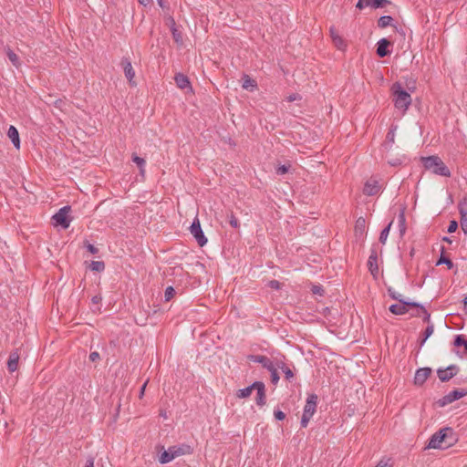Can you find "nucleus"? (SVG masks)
Wrapping results in <instances>:
<instances>
[{"label": "nucleus", "mask_w": 467, "mask_h": 467, "mask_svg": "<svg viewBox=\"0 0 467 467\" xmlns=\"http://www.w3.org/2000/svg\"><path fill=\"white\" fill-rule=\"evenodd\" d=\"M394 105L398 109L405 112L411 104L410 94L404 89L400 82H395L391 87Z\"/></svg>", "instance_id": "f03ea898"}, {"label": "nucleus", "mask_w": 467, "mask_h": 467, "mask_svg": "<svg viewBox=\"0 0 467 467\" xmlns=\"http://www.w3.org/2000/svg\"><path fill=\"white\" fill-rule=\"evenodd\" d=\"M368 267L370 274L373 276H376L379 274V266H378V254L375 249L371 250V254L368 260Z\"/></svg>", "instance_id": "2eb2a0df"}, {"label": "nucleus", "mask_w": 467, "mask_h": 467, "mask_svg": "<svg viewBox=\"0 0 467 467\" xmlns=\"http://www.w3.org/2000/svg\"><path fill=\"white\" fill-rule=\"evenodd\" d=\"M365 223H366V222H365L364 218H362V217L358 218L356 222V227H355L356 231H358V230L362 231L365 228Z\"/></svg>", "instance_id": "49530a36"}, {"label": "nucleus", "mask_w": 467, "mask_h": 467, "mask_svg": "<svg viewBox=\"0 0 467 467\" xmlns=\"http://www.w3.org/2000/svg\"><path fill=\"white\" fill-rule=\"evenodd\" d=\"M254 387L256 390L255 402L258 406L263 407L266 403L265 386L262 381H254Z\"/></svg>", "instance_id": "9b49d317"}, {"label": "nucleus", "mask_w": 467, "mask_h": 467, "mask_svg": "<svg viewBox=\"0 0 467 467\" xmlns=\"http://www.w3.org/2000/svg\"><path fill=\"white\" fill-rule=\"evenodd\" d=\"M94 462H95V458L93 456L89 455L87 458L85 467H94Z\"/></svg>", "instance_id": "13d9d810"}, {"label": "nucleus", "mask_w": 467, "mask_h": 467, "mask_svg": "<svg viewBox=\"0 0 467 467\" xmlns=\"http://www.w3.org/2000/svg\"><path fill=\"white\" fill-rule=\"evenodd\" d=\"M447 370H449V372L451 373V378H453L458 374L460 368L457 365L452 364L447 367Z\"/></svg>", "instance_id": "a18cd8bd"}, {"label": "nucleus", "mask_w": 467, "mask_h": 467, "mask_svg": "<svg viewBox=\"0 0 467 467\" xmlns=\"http://www.w3.org/2000/svg\"><path fill=\"white\" fill-rule=\"evenodd\" d=\"M274 416L277 420H283L285 419V414L278 409L274 410Z\"/></svg>", "instance_id": "09e8293b"}, {"label": "nucleus", "mask_w": 467, "mask_h": 467, "mask_svg": "<svg viewBox=\"0 0 467 467\" xmlns=\"http://www.w3.org/2000/svg\"><path fill=\"white\" fill-rule=\"evenodd\" d=\"M282 371L284 372L285 378L286 380L291 381L293 379L295 374L288 366L286 367V368H284Z\"/></svg>", "instance_id": "79ce46f5"}, {"label": "nucleus", "mask_w": 467, "mask_h": 467, "mask_svg": "<svg viewBox=\"0 0 467 467\" xmlns=\"http://www.w3.org/2000/svg\"><path fill=\"white\" fill-rule=\"evenodd\" d=\"M5 53H6V56L8 57V59L10 60V62L16 67H19L20 66V60H19V57L9 47H7L5 48Z\"/></svg>", "instance_id": "5701e85b"}, {"label": "nucleus", "mask_w": 467, "mask_h": 467, "mask_svg": "<svg viewBox=\"0 0 467 467\" xmlns=\"http://www.w3.org/2000/svg\"><path fill=\"white\" fill-rule=\"evenodd\" d=\"M138 2L143 6H147L152 3V0H138Z\"/></svg>", "instance_id": "680f3d73"}, {"label": "nucleus", "mask_w": 467, "mask_h": 467, "mask_svg": "<svg viewBox=\"0 0 467 467\" xmlns=\"http://www.w3.org/2000/svg\"><path fill=\"white\" fill-rule=\"evenodd\" d=\"M312 417L307 415H302L300 425L302 428H306Z\"/></svg>", "instance_id": "864d4df0"}, {"label": "nucleus", "mask_w": 467, "mask_h": 467, "mask_svg": "<svg viewBox=\"0 0 467 467\" xmlns=\"http://www.w3.org/2000/svg\"><path fill=\"white\" fill-rule=\"evenodd\" d=\"M132 161L135 162L140 170V173L144 176L145 173V164L146 161L143 158L136 155L135 153L132 154Z\"/></svg>", "instance_id": "b1692460"}, {"label": "nucleus", "mask_w": 467, "mask_h": 467, "mask_svg": "<svg viewBox=\"0 0 467 467\" xmlns=\"http://www.w3.org/2000/svg\"><path fill=\"white\" fill-rule=\"evenodd\" d=\"M175 293H176L175 289L172 286H168L165 289V293H164L165 301L166 302L170 301L174 296Z\"/></svg>", "instance_id": "4c0bfd02"}, {"label": "nucleus", "mask_w": 467, "mask_h": 467, "mask_svg": "<svg viewBox=\"0 0 467 467\" xmlns=\"http://www.w3.org/2000/svg\"><path fill=\"white\" fill-rule=\"evenodd\" d=\"M416 308H419L421 313H423V322L431 324V314L426 310V308L420 304V306H415Z\"/></svg>", "instance_id": "e433bc0d"}, {"label": "nucleus", "mask_w": 467, "mask_h": 467, "mask_svg": "<svg viewBox=\"0 0 467 467\" xmlns=\"http://www.w3.org/2000/svg\"><path fill=\"white\" fill-rule=\"evenodd\" d=\"M391 225L392 222H390L380 233L379 240L383 244L386 243Z\"/></svg>", "instance_id": "c9c22d12"}, {"label": "nucleus", "mask_w": 467, "mask_h": 467, "mask_svg": "<svg viewBox=\"0 0 467 467\" xmlns=\"http://www.w3.org/2000/svg\"><path fill=\"white\" fill-rule=\"evenodd\" d=\"M175 83L177 87L181 89H185L187 88L192 89V86L189 80V78L182 74V73H177L174 77Z\"/></svg>", "instance_id": "aec40b11"}, {"label": "nucleus", "mask_w": 467, "mask_h": 467, "mask_svg": "<svg viewBox=\"0 0 467 467\" xmlns=\"http://www.w3.org/2000/svg\"><path fill=\"white\" fill-rule=\"evenodd\" d=\"M120 65L123 68L125 77L129 80L130 84L135 85V82L133 81V78L135 77V71L133 70L130 60L127 57H123L121 59Z\"/></svg>", "instance_id": "4468645a"}, {"label": "nucleus", "mask_w": 467, "mask_h": 467, "mask_svg": "<svg viewBox=\"0 0 467 467\" xmlns=\"http://www.w3.org/2000/svg\"><path fill=\"white\" fill-rule=\"evenodd\" d=\"M458 209L461 215L460 223L462 230L467 234V199L464 198L458 203Z\"/></svg>", "instance_id": "ddd939ff"}, {"label": "nucleus", "mask_w": 467, "mask_h": 467, "mask_svg": "<svg viewBox=\"0 0 467 467\" xmlns=\"http://www.w3.org/2000/svg\"><path fill=\"white\" fill-rule=\"evenodd\" d=\"M391 42L387 38H381L377 43L376 54L379 57H385L390 55L391 51L389 47L391 46Z\"/></svg>", "instance_id": "f8f14e48"}, {"label": "nucleus", "mask_w": 467, "mask_h": 467, "mask_svg": "<svg viewBox=\"0 0 467 467\" xmlns=\"http://www.w3.org/2000/svg\"><path fill=\"white\" fill-rule=\"evenodd\" d=\"M7 136L11 140L14 146L19 150L20 149V138L17 129L15 126H10L7 131Z\"/></svg>", "instance_id": "412c9836"}, {"label": "nucleus", "mask_w": 467, "mask_h": 467, "mask_svg": "<svg viewBox=\"0 0 467 467\" xmlns=\"http://www.w3.org/2000/svg\"><path fill=\"white\" fill-rule=\"evenodd\" d=\"M458 229V223L455 220L450 222L447 232L450 234L454 233Z\"/></svg>", "instance_id": "c03bdc74"}, {"label": "nucleus", "mask_w": 467, "mask_h": 467, "mask_svg": "<svg viewBox=\"0 0 467 467\" xmlns=\"http://www.w3.org/2000/svg\"><path fill=\"white\" fill-rule=\"evenodd\" d=\"M453 344L455 347H463L464 352L467 354V339L465 338L464 335H457L454 337Z\"/></svg>", "instance_id": "cd10ccee"}, {"label": "nucleus", "mask_w": 467, "mask_h": 467, "mask_svg": "<svg viewBox=\"0 0 467 467\" xmlns=\"http://www.w3.org/2000/svg\"><path fill=\"white\" fill-rule=\"evenodd\" d=\"M146 386H147V382H145L141 388H140V397H142L143 394H144V391H145V389H146Z\"/></svg>", "instance_id": "e2e57ef3"}, {"label": "nucleus", "mask_w": 467, "mask_h": 467, "mask_svg": "<svg viewBox=\"0 0 467 467\" xmlns=\"http://www.w3.org/2000/svg\"><path fill=\"white\" fill-rule=\"evenodd\" d=\"M330 36L334 45L339 50H344L347 47L345 40L337 34V31L334 27H330Z\"/></svg>", "instance_id": "6ab92c4d"}, {"label": "nucleus", "mask_w": 467, "mask_h": 467, "mask_svg": "<svg viewBox=\"0 0 467 467\" xmlns=\"http://www.w3.org/2000/svg\"><path fill=\"white\" fill-rule=\"evenodd\" d=\"M171 31H172V36H173V38H174L175 42L182 43V36L178 32V30L176 28H172Z\"/></svg>", "instance_id": "6e6d98bb"}, {"label": "nucleus", "mask_w": 467, "mask_h": 467, "mask_svg": "<svg viewBox=\"0 0 467 467\" xmlns=\"http://www.w3.org/2000/svg\"><path fill=\"white\" fill-rule=\"evenodd\" d=\"M442 241H443V242H446V243H451V239L450 237H448V236H444V237L442 238Z\"/></svg>", "instance_id": "774afa93"}, {"label": "nucleus", "mask_w": 467, "mask_h": 467, "mask_svg": "<svg viewBox=\"0 0 467 467\" xmlns=\"http://www.w3.org/2000/svg\"><path fill=\"white\" fill-rule=\"evenodd\" d=\"M19 358L20 355L17 349L10 353L7 360V369L9 372L13 373L18 368Z\"/></svg>", "instance_id": "f3484780"}, {"label": "nucleus", "mask_w": 467, "mask_h": 467, "mask_svg": "<svg viewBox=\"0 0 467 467\" xmlns=\"http://www.w3.org/2000/svg\"><path fill=\"white\" fill-rule=\"evenodd\" d=\"M289 168H290V164L279 165L275 170L276 174H278V175L285 174L289 171Z\"/></svg>", "instance_id": "a19ab883"}, {"label": "nucleus", "mask_w": 467, "mask_h": 467, "mask_svg": "<svg viewBox=\"0 0 467 467\" xmlns=\"http://www.w3.org/2000/svg\"><path fill=\"white\" fill-rule=\"evenodd\" d=\"M255 389V387H254V383L250 386L241 389L236 392V397L239 399H244L251 395L252 391Z\"/></svg>", "instance_id": "bb28decb"}, {"label": "nucleus", "mask_w": 467, "mask_h": 467, "mask_svg": "<svg viewBox=\"0 0 467 467\" xmlns=\"http://www.w3.org/2000/svg\"><path fill=\"white\" fill-rule=\"evenodd\" d=\"M102 300V297L100 296H94L92 298H91V302L93 304H99L100 301Z\"/></svg>", "instance_id": "052dcab7"}, {"label": "nucleus", "mask_w": 467, "mask_h": 467, "mask_svg": "<svg viewBox=\"0 0 467 467\" xmlns=\"http://www.w3.org/2000/svg\"><path fill=\"white\" fill-rule=\"evenodd\" d=\"M271 373V382L274 385H276L280 379V377L277 373L275 366L273 364L270 368V369H267Z\"/></svg>", "instance_id": "f704fd0d"}, {"label": "nucleus", "mask_w": 467, "mask_h": 467, "mask_svg": "<svg viewBox=\"0 0 467 467\" xmlns=\"http://www.w3.org/2000/svg\"><path fill=\"white\" fill-rule=\"evenodd\" d=\"M443 253H444V247H441V254H443ZM443 264L447 265L448 269H451L454 266L453 262L450 258L441 254V257L439 258V260L437 261V265H443Z\"/></svg>", "instance_id": "c85d7f7f"}, {"label": "nucleus", "mask_w": 467, "mask_h": 467, "mask_svg": "<svg viewBox=\"0 0 467 467\" xmlns=\"http://www.w3.org/2000/svg\"><path fill=\"white\" fill-rule=\"evenodd\" d=\"M438 378L441 382H448L451 378V373L447 370V368H440L437 369Z\"/></svg>", "instance_id": "a878e982"}, {"label": "nucleus", "mask_w": 467, "mask_h": 467, "mask_svg": "<svg viewBox=\"0 0 467 467\" xmlns=\"http://www.w3.org/2000/svg\"><path fill=\"white\" fill-rule=\"evenodd\" d=\"M247 358L250 361L260 363L263 368L266 369H270L271 366L274 364V362L269 358L263 355H249Z\"/></svg>", "instance_id": "dca6fc26"}, {"label": "nucleus", "mask_w": 467, "mask_h": 467, "mask_svg": "<svg viewBox=\"0 0 467 467\" xmlns=\"http://www.w3.org/2000/svg\"><path fill=\"white\" fill-rule=\"evenodd\" d=\"M381 186L379 183V181L375 178L368 179L364 185L363 192L368 196H374L379 192Z\"/></svg>", "instance_id": "6e6552de"}, {"label": "nucleus", "mask_w": 467, "mask_h": 467, "mask_svg": "<svg viewBox=\"0 0 467 467\" xmlns=\"http://www.w3.org/2000/svg\"><path fill=\"white\" fill-rule=\"evenodd\" d=\"M398 220H399V225H400V234H404L405 231H406V219H405V213H404V209H402L398 216Z\"/></svg>", "instance_id": "72a5a7b5"}, {"label": "nucleus", "mask_w": 467, "mask_h": 467, "mask_svg": "<svg viewBox=\"0 0 467 467\" xmlns=\"http://www.w3.org/2000/svg\"><path fill=\"white\" fill-rule=\"evenodd\" d=\"M317 395L312 393L307 396L306 402L304 407V415H307L310 417H313L314 413L317 410Z\"/></svg>", "instance_id": "9d476101"}, {"label": "nucleus", "mask_w": 467, "mask_h": 467, "mask_svg": "<svg viewBox=\"0 0 467 467\" xmlns=\"http://www.w3.org/2000/svg\"><path fill=\"white\" fill-rule=\"evenodd\" d=\"M158 2V5L162 8L164 9L166 7L165 4H164V0H157Z\"/></svg>", "instance_id": "69168bd1"}, {"label": "nucleus", "mask_w": 467, "mask_h": 467, "mask_svg": "<svg viewBox=\"0 0 467 467\" xmlns=\"http://www.w3.org/2000/svg\"><path fill=\"white\" fill-rule=\"evenodd\" d=\"M392 21H393L392 16H382L378 20V26L380 27V28H385V27L390 26Z\"/></svg>", "instance_id": "2f4dec72"}, {"label": "nucleus", "mask_w": 467, "mask_h": 467, "mask_svg": "<svg viewBox=\"0 0 467 467\" xmlns=\"http://www.w3.org/2000/svg\"><path fill=\"white\" fill-rule=\"evenodd\" d=\"M366 1L367 0H358L357 5H356V7L358 8V9H363L365 6H368L366 5Z\"/></svg>", "instance_id": "bf43d9fd"}, {"label": "nucleus", "mask_w": 467, "mask_h": 467, "mask_svg": "<svg viewBox=\"0 0 467 467\" xmlns=\"http://www.w3.org/2000/svg\"><path fill=\"white\" fill-rule=\"evenodd\" d=\"M89 268L94 272H103L105 269V263L103 261H92L89 265Z\"/></svg>", "instance_id": "473e14b6"}, {"label": "nucleus", "mask_w": 467, "mask_h": 467, "mask_svg": "<svg viewBox=\"0 0 467 467\" xmlns=\"http://www.w3.org/2000/svg\"><path fill=\"white\" fill-rule=\"evenodd\" d=\"M395 130L396 127H391L386 136V140L388 142L393 143L395 140Z\"/></svg>", "instance_id": "37998d69"}, {"label": "nucleus", "mask_w": 467, "mask_h": 467, "mask_svg": "<svg viewBox=\"0 0 467 467\" xmlns=\"http://www.w3.org/2000/svg\"><path fill=\"white\" fill-rule=\"evenodd\" d=\"M85 247L92 254H97L99 253V249L96 246H94L93 244H89V243H87L85 244Z\"/></svg>", "instance_id": "603ef678"}, {"label": "nucleus", "mask_w": 467, "mask_h": 467, "mask_svg": "<svg viewBox=\"0 0 467 467\" xmlns=\"http://www.w3.org/2000/svg\"><path fill=\"white\" fill-rule=\"evenodd\" d=\"M267 286L272 288V289L278 290L280 288V286H281V284L277 280H271V281L268 282Z\"/></svg>", "instance_id": "3c124183"}, {"label": "nucleus", "mask_w": 467, "mask_h": 467, "mask_svg": "<svg viewBox=\"0 0 467 467\" xmlns=\"http://www.w3.org/2000/svg\"><path fill=\"white\" fill-rule=\"evenodd\" d=\"M431 372L432 370L429 367L418 368L414 376V384L416 386H422L431 376Z\"/></svg>", "instance_id": "1a4fd4ad"}, {"label": "nucleus", "mask_w": 467, "mask_h": 467, "mask_svg": "<svg viewBox=\"0 0 467 467\" xmlns=\"http://www.w3.org/2000/svg\"><path fill=\"white\" fill-rule=\"evenodd\" d=\"M171 448L172 449L176 458L182 455H189L193 452V449L192 448V446L186 443L173 445L171 446Z\"/></svg>", "instance_id": "a211bd4d"}, {"label": "nucleus", "mask_w": 467, "mask_h": 467, "mask_svg": "<svg viewBox=\"0 0 467 467\" xmlns=\"http://www.w3.org/2000/svg\"><path fill=\"white\" fill-rule=\"evenodd\" d=\"M229 217V223L233 228L237 229L240 226L238 219L234 216L233 213H230Z\"/></svg>", "instance_id": "ea45409f"}, {"label": "nucleus", "mask_w": 467, "mask_h": 467, "mask_svg": "<svg viewBox=\"0 0 467 467\" xmlns=\"http://www.w3.org/2000/svg\"><path fill=\"white\" fill-rule=\"evenodd\" d=\"M88 359L91 361V362H97L99 360H100V355L99 352L97 351H93L89 354L88 356Z\"/></svg>", "instance_id": "8fccbe9b"}, {"label": "nucleus", "mask_w": 467, "mask_h": 467, "mask_svg": "<svg viewBox=\"0 0 467 467\" xmlns=\"http://www.w3.org/2000/svg\"><path fill=\"white\" fill-rule=\"evenodd\" d=\"M388 295L393 299L399 301L401 298V295L397 293L391 286L388 287Z\"/></svg>", "instance_id": "58836bf2"}, {"label": "nucleus", "mask_w": 467, "mask_h": 467, "mask_svg": "<svg viewBox=\"0 0 467 467\" xmlns=\"http://www.w3.org/2000/svg\"><path fill=\"white\" fill-rule=\"evenodd\" d=\"M458 441V435L451 427H444L436 431L430 439L427 449L445 450Z\"/></svg>", "instance_id": "f257e3e1"}, {"label": "nucleus", "mask_w": 467, "mask_h": 467, "mask_svg": "<svg viewBox=\"0 0 467 467\" xmlns=\"http://www.w3.org/2000/svg\"><path fill=\"white\" fill-rule=\"evenodd\" d=\"M71 207L69 205L63 206L52 216L53 224L55 226H61L63 229H67L71 223L69 213Z\"/></svg>", "instance_id": "20e7f679"}, {"label": "nucleus", "mask_w": 467, "mask_h": 467, "mask_svg": "<svg viewBox=\"0 0 467 467\" xmlns=\"http://www.w3.org/2000/svg\"><path fill=\"white\" fill-rule=\"evenodd\" d=\"M389 4H390V1H389V0H367L366 1L367 5H369L375 9L383 8Z\"/></svg>", "instance_id": "393cba45"}, {"label": "nucleus", "mask_w": 467, "mask_h": 467, "mask_svg": "<svg viewBox=\"0 0 467 467\" xmlns=\"http://www.w3.org/2000/svg\"><path fill=\"white\" fill-rule=\"evenodd\" d=\"M190 232L200 246L202 247L207 244V238L202 232L200 220L197 216L193 219V222L190 226Z\"/></svg>", "instance_id": "423d86ee"}, {"label": "nucleus", "mask_w": 467, "mask_h": 467, "mask_svg": "<svg viewBox=\"0 0 467 467\" xmlns=\"http://www.w3.org/2000/svg\"><path fill=\"white\" fill-rule=\"evenodd\" d=\"M402 162H403V160L401 158H395V159H391V160L388 161V163L393 167L400 166L402 164Z\"/></svg>", "instance_id": "de8ad7c7"}, {"label": "nucleus", "mask_w": 467, "mask_h": 467, "mask_svg": "<svg viewBox=\"0 0 467 467\" xmlns=\"http://www.w3.org/2000/svg\"><path fill=\"white\" fill-rule=\"evenodd\" d=\"M257 84L255 80L251 78L248 75H244L243 77V84L242 87L244 89H248L249 88H256Z\"/></svg>", "instance_id": "c756f323"}, {"label": "nucleus", "mask_w": 467, "mask_h": 467, "mask_svg": "<svg viewBox=\"0 0 467 467\" xmlns=\"http://www.w3.org/2000/svg\"><path fill=\"white\" fill-rule=\"evenodd\" d=\"M421 162L426 170H430L440 176L451 177L449 168L439 156L432 155L429 157H422Z\"/></svg>", "instance_id": "7ed1b4c3"}, {"label": "nucleus", "mask_w": 467, "mask_h": 467, "mask_svg": "<svg viewBox=\"0 0 467 467\" xmlns=\"http://www.w3.org/2000/svg\"><path fill=\"white\" fill-rule=\"evenodd\" d=\"M415 307V306H420V303L417 302H410V301H405L404 299H400L399 304H393L389 306V310L397 316L404 315L406 314L409 309L408 307Z\"/></svg>", "instance_id": "0eeeda50"}, {"label": "nucleus", "mask_w": 467, "mask_h": 467, "mask_svg": "<svg viewBox=\"0 0 467 467\" xmlns=\"http://www.w3.org/2000/svg\"><path fill=\"white\" fill-rule=\"evenodd\" d=\"M298 95L297 94H292L288 97L289 101H295L297 99Z\"/></svg>", "instance_id": "0e129e2a"}, {"label": "nucleus", "mask_w": 467, "mask_h": 467, "mask_svg": "<svg viewBox=\"0 0 467 467\" xmlns=\"http://www.w3.org/2000/svg\"><path fill=\"white\" fill-rule=\"evenodd\" d=\"M312 292L315 295L323 296L324 289H323V287L321 285H313Z\"/></svg>", "instance_id": "5fc2aeb1"}, {"label": "nucleus", "mask_w": 467, "mask_h": 467, "mask_svg": "<svg viewBox=\"0 0 467 467\" xmlns=\"http://www.w3.org/2000/svg\"><path fill=\"white\" fill-rule=\"evenodd\" d=\"M467 396V389H453L436 401V404L442 408L463 397Z\"/></svg>", "instance_id": "39448f33"}, {"label": "nucleus", "mask_w": 467, "mask_h": 467, "mask_svg": "<svg viewBox=\"0 0 467 467\" xmlns=\"http://www.w3.org/2000/svg\"><path fill=\"white\" fill-rule=\"evenodd\" d=\"M174 452L171 447L168 448V450L161 452V454L159 457V462L161 464L168 463L171 462L173 459H175Z\"/></svg>", "instance_id": "4be33fe9"}, {"label": "nucleus", "mask_w": 467, "mask_h": 467, "mask_svg": "<svg viewBox=\"0 0 467 467\" xmlns=\"http://www.w3.org/2000/svg\"><path fill=\"white\" fill-rule=\"evenodd\" d=\"M388 465V462H383V461H380L378 465L375 467H386Z\"/></svg>", "instance_id": "338daca9"}, {"label": "nucleus", "mask_w": 467, "mask_h": 467, "mask_svg": "<svg viewBox=\"0 0 467 467\" xmlns=\"http://www.w3.org/2000/svg\"><path fill=\"white\" fill-rule=\"evenodd\" d=\"M434 331V326L433 324H429L426 327V329L423 332V337L420 342V346L422 347L426 340L432 335Z\"/></svg>", "instance_id": "7c9ffc66"}, {"label": "nucleus", "mask_w": 467, "mask_h": 467, "mask_svg": "<svg viewBox=\"0 0 467 467\" xmlns=\"http://www.w3.org/2000/svg\"><path fill=\"white\" fill-rule=\"evenodd\" d=\"M274 365L275 366L276 369L280 368L281 370L286 368L287 367V365L281 359H276Z\"/></svg>", "instance_id": "4d7b16f0"}]
</instances>
